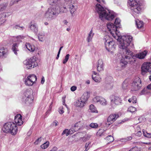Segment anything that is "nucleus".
<instances>
[{"instance_id": "2eb2a0df", "label": "nucleus", "mask_w": 151, "mask_h": 151, "mask_svg": "<svg viewBox=\"0 0 151 151\" xmlns=\"http://www.w3.org/2000/svg\"><path fill=\"white\" fill-rule=\"evenodd\" d=\"M29 27L30 30L35 34H37L38 31L37 24V23L33 22H31L29 26Z\"/></svg>"}, {"instance_id": "69168bd1", "label": "nucleus", "mask_w": 151, "mask_h": 151, "mask_svg": "<svg viewBox=\"0 0 151 151\" xmlns=\"http://www.w3.org/2000/svg\"><path fill=\"white\" fill-rule=\"evenodd\" d=\"M65 100H64L63 101V105H65L66 106H67V105L65 104Z\"/></svg>"}, {"instance_id": "5fc2aeb1", "label": "nucleus", "mask_w": 151, "mask_h": 151, "mask_svg": "<svg viewBox=\"0 0 151 151\" xmlns=\"http://www.w3.org/2000/svg\"><path fill=\"white\" fill-rule=\"evenodd\" d=\"M57 150V148L56 147H53L52 149L50 151H56Z\"/></svg>"}, {"instance_id": "f03ea898", "label": "nucleus", "mask_w": 151, "mask_h": 151, "mask_svg": "<svg viewBox=\"0 0 151 151\" xmlns=\"http://www.w3.org/2000/svg\"><path fill=\"white\" fill-rule=\"evenodd\" d=\"M14 122L16 125L13 122H7L4 124L2 130L6 133H10L12 135L16 134L17 131V127L16 125H21L23 123L22 120V116L19 114H17L15 116Z\"/></svg>"}, {"instance_id": "1a4fd4ad", "label": "nucleus", "mask_w": 151, "mask_h": 151, "mask_svg": "<svg viewBox=\"0 0 151 151\" xmlns=\"http://www.w3.org/2000/svg\"><path fill=\"white\" fill-rule=\"evenodd\" d=\"M23 101L27 104H30L33 102V99L30 91L27 90L24 93Z\"/></svg>"}, {"instance_id": "39448f33", "label": "nucleus", "mask_w": 151, "mask_h": 151, "mask_svg": "<svg viewBox=\"0 0 151 151\" xmlns=\"http://www.w3.org/2000/svg\"><path fill=\"white\" fill-rule=\"evenodd\" d=\"M59 14V7L55 6L49 8L45 12V17L48 20L55 19Z\"/></svg>"}, {"instance_id": "a211bd4d", "label": "nucleus", "mask_w": 151, "mask_h": 151, "mask_svg": "<svg viewBox=\"0 0 151 151\" xmlns=\"http://www.w3.org/2000/svg\"><path fill=\"white\" fill-rule=\"evenodd\" d=\"M147 53V51L145 50L141 52L136 54L135 57L139 59H143L145 58Z\"/></svg>"}, {"instance_id": "2f4dec72", "label": "nucleus", "mask_w": 151, "mask_h": 151, "mask_svg": "<svg viewBox=\"0 0 151 151\" xmlns=\"http://www.w3.org/2000/svg\"><path fill=\"white\" fill-rule=\"evenodd\" d=\"M99 102L100 104L103 105H106L107 104L106 101L104 98L102 97L100 98Z\"/></svg>"}, {"instance_id": "ea45409f", "label": "nucleus", "mask_w": 151, "mask_h": 151, "mask_svg": "<svg viewBox=\"0 0 151 151\" xmlns=\"http://www.w3.org/2000/svg\"><path fill=\"white\" fill-rule=\"evenodd\" d=\"M69 56L70 55L69 54H68L65 56V59L63 60V64H65L67 62L69 59Z\"/></svg>"}, {"instance_id": "4c0bfd02", "label": "nucleus", "mask_w": 151, "mask_h": 151, "mask_svg": "<svg viewBox=\"0 0 151 151\" xmlns=\"http://www.w3.org/2000/svg\"><path fill=\"white\" fill-rule=\"evenodd\" d=\"M106 139L108 140V143L111 142H113L114 140L113 137L111 135H109L107 136L106 137Z\"/></svg>"}, {"instance_id": "5701e85b", "label": "nucleus", "mask_w": 151, "mask_h": 151, "mask_svg": "<svg viewBox=\"0 0 151 151\" xmlns=\"http://www.w3.org/2000/svg\"><path fill=\"white\" fill-rule=\"evenodd\" d=\"M90 95V94L89 92H86L84 93L81 98L86 102L89 97Z\"/></svg>"}, {"instance_id": "423d86ee", "label": "nucleus", "mask_w": 151, "mask_h": 151, "mask_svg": "<svg viewBox=\"0 0 151 151\" xmlns=\"http://www.w3.org/2000/svg\"><path fill=\"white\" fill-rule=\"evenodd\" d=\"M111 40V39L108 35L105 36L104 38L106 49L108 51L112 52L115 49V44L114 41Z\"/></svg>"}, {"instance_id": "72a5a7b5", "label": "nucleus", "mask_w": 151, "mask_h": 151, "mask_svg": "<svg viewBox=\"0 0 151 151\" xmlns=\"http://www.w3.org/2000/svg\"><path fill=\"white\" fill-rule=\"evenodd\" d=\"M128 101L130 103L132 102L133 104H135L137 102V98L136 96H133L131 98L129 99Z\"/></svg>"}, {"instance_id": "473e14b6", "label": "nucleus", "mask_w": 151, "mask_h": 151, "mask_svg": "<svg viewBox=\"0 0 151 151\" xmlns=\"http://www.w3.org/2000/svg\"><path fill=\"white\" fill-rule=\"evenodd\" d=\"M49 142L48 141H46L44 144L41 145V148L43 149L47 148L49 146Z\"/></svg>"}, {"instance_id": "f8f14e48", "label": "nucleus", "mask_w": 151, "mask_h": 151, "mask_svg": "<svg viewBox=\"0 0 151 151\" xmlns=\"http://www.w3.org/2000/svg\"><path fill=\"white\" fill-rule=\"evenodd\" d=\"M119 117L118 114H111L107 119V122L106 123V126H109L115 122Z\"/></svg>"}, {"instance_id": "a18cd8bd", "label": "nucleus", "mask_w": 151, "mask_h": 151, "mask_svg": "<svg viewBox=\"0 0 151 151\" xmlns=\"http://www.w3.org/2000/svg\"><path fill=\"white\" fill-rule=\"evenodd\" d=\"M42 140V137H40V138H38L37 139L35 142L34 144L35 145H38L39 143Z\"/></svg>"}, {"instance_id": "393cba45", "label": "nucleus", "mask_w": 151, "mask_h": 151, "mask_svg": "<svg viewBox=\"0 0 151 151\" xmlns=\"http://www.w3.org/2000/svg\"><path fill=\"white\" fill-rule=\"evenodd\" d=\"M68 6L70 9V12L72 16H73V14L74 12L76 11L77 8L73 4H70Z\"/></svg>"}, {"instance_id": "79ce46f5", "label": "nucleus", "mask_w": 151, "mask_h": 151, "mask_svg": "<svg viewBox=\"0 0 151 151\" xmlns=\"http://www.w3.org/2000/svg\"><path fill=\"white\" fill-rule=\"evenodd\" d=\"M136 110L135 108L133 107H130L128 109V111L131 112H135Z\"/></svg>"}, {"instance_id": "c85d7f7f", "label": "nucleus", "mask_w": 151, "mask_h": 151, "mask_svg": "<svg viewBox=\"0 0 151 151\" xmlns=\"http://www.w3.org/2000/svg\"><path fill=\"white\" fill-rule=\"evenodd\" d=\"M94 34V33H92V31L91 30L89 33L87 39L88 42H89L91 41V40Z\"/></svg>"}, {"instance_id": "dca6fc26", "label": "nucleus", "mask_w": 151, "mask_h": 151, "mask_svg": "<svg viewBox=\"0 0 151 151\" xmlns=\"http://www.w3.org/2000/svg\"><path fill=\"white\" fill-rule=\"evenodd\" d=\"M72 0H65V3L63 6H61L60 7H59V13H66L68 10L65 6V4H67V2L71 1Z\"/></svg>"}, {"instance_id": "0e129e2a", "label": "nucleus", "mask_w": 151, "mask_h": 151, "mask_svg": "<svg viewBox=\"0 0 151 151\" xmlns=\"http://www.w3.org/2000/svg\"><path fill=\"white\" fill-rule=\"evenodd\" d=\"M89 144L86 143L85 146V147H86L87 148H89L88 147V146L89 145Z\"/></svg>"}, {"instance_id": "e433bc0d", "label": "nucleus", "mask_w": 151, "mask_h": 151, "mask_svg": "<svg viewBox=\"0 0 151 151\" xmlns=\"http://www.w3.org/2000/svg\"><path fill=\"white\" fill-rule=\"evenodd\" d=\"M101 97L100 96H96L93 99V101L95 103L99 102Z\"/></svg>"}, {"instance_id": "7c9ffc66", "label": "nucleus", "mask_w": 151, "mask_h": 151, "mask_svg": "<svg viewBox=\"0 0 151 151\" xmlns=\"http://www.w3.org/2000/svg\"><path fill=\"white\" fill-rule=\"evenodd\" d=\"M136 25L138 28H141L143 26V22L142 21H140L138 20L137 21L136 20Z\"/></svg>"}, {"instance_id": "4be33fe9", "label": "nucleus", "mask_w": 151, "mask_h": 151, "mask_svg": "<svg viewBox=\"0 0 151 151\" xmlns=\"http://www.w3.org/2000/svg\"><path fill=\"white\" fill-rule=\"evenodd\" d=\"M122 89L124 91H127L129 89V83L127 80H125L123 82L122 86Z\"/></svg>"}, {"instance_id": "7ed1b4c3", "label": "nucleus", "mask_w": 151, "mask_h": 151, "mask_svg": "<svg viewBox=\"0 0 151 151\" xmlns=\"http://www.w3.org/2000/svg\"><path fill=\"white\" fill-rule=\"evenodd\" d=\"M96 11L99 14L101 20L105 19L108 20H111L115 17L114 13L113 11L107 9H104L99 4L96 5Z\"/></svg>"}, {"instance_id": "a878e982", "label": "nucleus", "mask_w": 151, "mask_h": 151, "mask_svg": "<svg viewBox=\"0 0 151 151\" xmlns=\"http://www.w3.org/2000/svg\"><path fill=\"white\" fill-rule=\"evenodd\" d=\"M73 130L72 128L68 131V129H65L63 131L62 134V135H63L65 134L66 135L68 136L69 134H72L74 132H73Z\"/></svg>"}, {"instance_id": "3c124183", "label": "nucleus", "mask_w": 151, "mask_h": 151, "mask_svg": "<svg viewBox=\"0 0 151 151\" xmlns=\"http://www.w3.org/2000/svg\"><path fill=\"white\" fill-rule=\"evenodd\" d=\"M58 122L56 120H55L54 122H53V123L52 124V125L53 126H56L58 125Z\"/></svg>"}, {"instance_id": "c03bdc74", "label": "nucleus", "mask_w": 151, "mask_h": 151, "mask_svg": "<svg viewBox=\"0 0 151 151\" xmlns=\"http://www.w3.org/2000/svg\"><path fill=\"white\" fill-rule=\"evenodd\" d=\"M147 88H144L143 90H142L140 93L141 95H143L145 94L147 92Z\"/></svg>"}, {"instance_id": "6e6d98bb", "label": "nucleus", "mask_w": 151, "mask_h": 151, "mask_svg": "<svg viewBox=\"0 0 151 151\" xmlns=\"http://www.w3.org/2000/svg\"><path fill=\"white\" fill-rule=\"evenodd\" d=\"M45 82V78L44 77H42L41 81V83L42 84H43Z\"/></svg>"}, {"instance_id": "f704fd0d", "label": "nucleus", "mask_w": 151, "mask_h": 151, "mask_svg": "<svg viewBox=\"0 0 151 151\" xmlns=\"http://www.w3.org/2000/svg\"><path fill=\"white\" fill-rule=\"evenodd\" d=\"M142 132L145 137L148 138H151V133H147L144 129L142 130Z\"/></svg>"}, {"instance_id": "37998d69", "label": "nucleus", "mask_w": 151, "mask_h": 151, "mask_svg": "<svg viewBox=\"0 0 151 151\" xmlns=\"http://www.w3.org/2000/svg\"><path fill=\"white\" fill-rule=\"evenodd\" d=\"M60 1V0H49L50 4L52 5L56 4Z\"/></svg>"}, {"instance_id": "aec40b11", "label": "nucleus", "mask_w": 151, "mask_h": 151, "mask_svg": "<svg viewBox=\"0 0 151 151\" xmlns=\"http://www.w3.org/2000/svg\"><path fill=\"white\" fill-rule=\"evenodd\" d=\"M86 102L81 98L77 100L75 104V105L78 107H82L84 106Z\"/></svg>"}, {"instance_id": "338daca9", "label": "nucleus", "mask_w": 151, "mask_h": 151, "mask_svg": "<svg viewBox=\"0 0 151 151\" xmlns=\"http://www.w3.org/2000/svg\"><path fill=\"white\" fill-rule=\"evenodd\" d=\"M63 46L61 47L59 49V50L58 51V52L60 53V51L63 48Z\"/></svg>"}, {"instance_id": "052dcab7", "label": "nucleus", "mask_w": 151, "mask_h": 151, "mask_svg": "<svg viewBox=\"0 0 151 151\" xmlns=\"http://www.w3.org/2000/svg\"><path fill=\"white\" fill-rule=\"evenodd\" d=\"M6 20L5 19L3 20L2 21H1V22H0V24H2L4 22L6 21Z\"/></svg>"}, {"instance_id": "f257e3e1", "label": "nucleus", "mask_w": 151, "mask_h": 151, "mask_svg": "<svg viewBox=\"0 0 151 151\" xmlns=\"http://www.w3.org/2000/svg\"><path fill=\"white\" fill-rule=\"evenodd\" d=\"M120 20L118 18H116L114 25L109 22L107 24V28L112 36L116 39L119 42V48L123 50V54L122 58L120 61V64L122 68H124L129 63H131L133 55L132 52L128 49L129 46L132 40V37L129 35L120 36L119 32L117 30V28L120 27Z\"/></svg>"}, {"instance_id": "0eeeda50", "label": "nucleus", "mask_w": 151, "mask_h": 151, "mask_svg": "<svg viewBox=\"0 0 151 151\" xmlns=\"http://www.w3.org/2000/svg\"><path fill=\"white\" fill-rule=\"evenodd\" d=\"M38 58L35 56H34L30 59H27L23 62V64L25 65L27 69H31L38 65L37 61Z\"/></svg>"}, {"instance_id": "ddd939ff", "label": "nucleus", "mask_w": 151, "mask_h": 151, "mask_svg": "<svg viewBox=\"0 0 151 151\" xmlns=\"http://www.w3.org/2000/svg\"><path fill=\"white\" fill-rule=\"evenodd\" d=\"M132 86L134 89V90H138L142 86L140 79L139 77L136 78L133 82Z\"/></svg>"}, {"instance_id": "603ef678", "label": "nucleus", "mask_w": 151, "mask_h": 151, "mask_svg": "<svg viewBox=\"0 0 151 151\" xmlns=\"http://www.w3.org/2000/svg\"><path fill=\"white\" fill-rule=\"evenodd\" d=\"M142 135V132L140 131H139L136 133V135L138 137L141 136Z\"/></svg>"}, {"instance_id": "4d7b16f0", "label": "nucleus", "mask_w": 151, "mask_h": 151, "mask_svg": "<svg viewBox=\"0 0 151 151\" xmlns=\"http://www.w3.org/2000/svg\"><path fill=\"white\" fill-rule=\"evenodd\" d=\"M147 88L148 90H151V84L148 85L147 86Z\"/></svg>"}, {"instance_id": "412c9836", "label": "nucleus", "mask_w": 151, "mask_h": 151, "mask_svg": "<svg viewBox=\"0 0 151 151\" xmlns=\"http://www.w3.org/2000/svg\"><path fill=\"white\" fill-rule=\"evenodd\" d=\"M111 101L114 103L116 105H119L122 102V99L118 96H115L114 99L111 100Z\"/></svg>"}, {"instance_id": "09e8293b", "label": "nucleus", "mask_w": 151, "mask_h": 151, "mask_svg": "<svg viewBox=\"0 0 151 151\" xmlns=\"http://www.w3.org/2000/svg\"><path fill=\"white\" fill-rule=\"evenodd\" d=\"M59 112L60 114H63L64 112L63 106H61L60 107Z\"/></svg>"}, {"instance_id": "9d476101", "label": "nucleus", "mask_w": 151, "mask_h": 151, "mask_svg": "<svg viewBox=\"0 0 151 151\" xmlns=\"http://www.w3.org/2000/svg\"><path fill=\"white\" fill-rule=\"evenodd\" d=\"M37 78L35 75H30L28 76L24 80V82L27 86H32L34 83L37 80Z\"/></svg>"}, {"instance_id": "9b49d317", "label": "nucleus", "mask_w": 151, "mask_h": 151, "mask_svg": "<svg viewBox=\"0 0 151 151\" xmlns=\"http://www.w3.org/2000/svg\"><path fill=\"white\" fill-rule=\"evenodd\" d=\"M142 75H144L146 73L151 72V63L145 62L142 65L141 68Z\"/></svg>"}, {"instance_id": "49530a36", "label": "nucleus", "mask_w": 151, "mask_h": 151, "mask_svg": "<svg viewBox=\"0 0 151 151\" xmlns=\"http://www.w3.org/2000/svg\"><path fill=\"white\" fill-rule=\"evenodd\" d=\"M14 27L16 29H18L21 30H22L24 28V27H21L18 25H15Z\"/></svg>"}, {"instance_id": "c9c22d12", "label": "nucleus", "mask_w": 151, "mask_h": 151, "mask_svg": "<svg viewBox=\"0 0 151 151\" xmlns=\"http://www.w3.org/2000/svg\"><path fill=\"white\" fill-rule=\"evenodd\" d=\"M90 137L91 136L90 135H85L84 137L81 138V139L84 142H85L88 140L90 138Z\"/></svg>"}, {"instance_id": "20e7f679", "label": "nucleus", "mask_w": 151, "mask_h": 151, "mask_svg": "<svg viewBox=\"0 0 151 151\" xmlns=\"http://www.w3.org/2000/svg\"><path fill=\"white\" fill-rule=\"evenodd\" d=\"M128 3L129 5L130 6L132 14L135 17L137 14L140 13L143 7V5L140 2L138 3L136 1L130 0Z\"/></svg>"}, {"instance_id": "864d4df0", "label": "nucleus", "mask_w": 151, "mask_h": 151, "mask_svg": "<svg viewBox=\"0 0 151 151\" xmlns=\"http://www.w3.org/2000/svg\"><path fill=\"white\" fill-rule=\"evenodd\" d=\"M132 139V137L131 136L128 137L127 138L125 139V141H126L128 140H129Z\"/></svg>"}, {"instance_id": "cd10ccee", "label": "nucleus", "mask_w": 151, "mask_h": 151, "mask_svg": "<svg viewBox=\"0 0 151 151\" xmlns=\"http://www.w3.org/2000/svg\"><path fill=\"white\" fill-rule=\"evenodd\" d=\"M92 79L96 82H100L101 81V79L99 75L94 76H92Z\"/></svg>"}, {"instance_id": "f3484780", "label": "nucleus", "mask_w": 151, "mask_h": 151, "mask_svg": "<svg viewBox=\"0 0 151 151\" xmlns=\"http://www.w3.org/2000/svg\"><path fill=\"white\" fill-rule=\"evenodd\" d=\"M8 50L7 49L2 47L0 48V57L6 58L8 55Z\"/></svg>"}, {"instance_id": "b1692460", "label": "nucleus", "mask_w": 151, "mask_h": 151, "mask_svg": "<svg viewBox=\"0 0 151 151\" xmlns=\"http://www.w3.org/2000/svg\"><path fill=\"white\" fill-rule=\"evenodd\" d=\"M25 46L27 49L29 51L33 52L35 50V47L34 45H31L29 43H26Z\"/></svg>"}, {"instance_id": "bb28decb", "label": "nucleus", "mask_w": 151, "mask_h": 151, "mask_svg": "<svg viewBox=\"0 0 151 151\" xmlns=\"http://www.w3.org/2000/svg\"><path fill=\"white\" fill-rule=\"evenodd\" d=\"M89 110L90 111L93 113H97L98 112L96 107L93 104H91L89 106Z\"/></svg>"}, {"instance_id": "4468645a", "label": "nucleus", "mask_w": 151, "mask_h": 151, "mask_svg": "<svg viewBox=\"0 0 151 151\" xmlns=\"http://www.w3.org/2000/svg\"><path fill=\"white\" fill-rule=\"evenodd\" d=\"M84 123V122L83 121H80L76 123L75 124L74 126L72 127L73 130V132H74L81 128L83 126Z\"/></svg>"}, {"instance_id": "8fccbe9b", "label": "nucleus", "mask_w": 151, "mask_h": 151, "mask_svg": "<svg viewBox=\"0 0 151 151\" xmlns=\"http://www.w3.org/2000/svg\"><path fill=\"white\" fill-rule=\"evenodd\" d=\"M76 89L77 87L75 86H72L70 88V90L72 91H75L76 90Z\"/></svg>"}, {"instance_id": "c756f323", "label": "nucleus", "mask_w": 151, "mask_h": 151, "mask_svg": "<svg viewBox=\"0 0 151 151\" xmlns=\"http://www.w3.org/2000/svg\"><path fill=\"white\" fill-rule=\"evenodd\" d=\"M45 36V33L44 32H39L38 34V39L40 41L42 42L43 41V38Z\"/></svg>"}, {"instance_id": "680f3d73", "label": "nucleus", "mask_w": 151, "mask_h": 151, "mask_svg": "<svg viewBox=\"0 0 151 151\" xmlns=\"http://www.w3.org/2000/svg\"><path fill=\"white\" fill-rule=\"evenodd\" d=\"M93 75L92 76H98L97 73L95 72V71H93Z\"/></svg>"}, {"instance_id": "bf43d9fd", "label": "nucleus", "mask_w": 151, "mask_h": 151, "mask_svg": "<svg viewBox=\"0 0 151 151\" xmlns=\"http://www.w3.org/2000/svg\"><path fill=\"white\" fill-rule=\"evenodd\" d=\"M63 22L64 24L66 25H67L68 23L67 21L66 20H64L63 21Z\"/></svg>"}, {"instance_id": "6ab92c4d", "label": "nucleus", "mask_w": 151, "mask_h": 151, "mask_svg": "<svg viewBox=\"0 0 151 151\" xmlns=\"http://www.w3.org/2000/svg\"><path fill=\"white\" fill-rule=\"evenodd\" d=\"M104 64L102 60L99 59L98 61L97 65V70L100 72L104 70Z\"/></svg>"}, {"instance_id": "e2e57ef3", "label": "nucleus", "mask_w": 151, "mask_h": 151, "mask_svg": "<svg viewBox=\"0 0 151 151\" xmlns=\"http://www.w3.org/2000/svg\"><path fill=\"white\" fill-rule=\"evenodd\" d=\"M60 53L58 52V54H57V57L56 58V59H58V58L59 57V55L60 54Z\"/></svg>"}, {"instance_id": "774afa93", "label": "nucleus", "mask_w": 151, "mask_h": 151, "mask_svg": "<svg viewBox=\"0 0 151 151\" xmlns=\"http://www.w3.org/2000/svg\"><path fill=\"white\" fill-rule=\"evenodd\" d=\"M143 143L146 145H150V144L151 143V142H144Z\"/></svg>"}, {"instance_id": "58836bf2", "label": "nucleus", "mask_w": 151, "mask_h": 151, "mask_svg": "<svg viewBox=\"0 0 151 151\" xmlns=\"http://www.w3.org/2000/svg\"><path fill=\"white\" fill-rule=\"evenodd\" d=\"M89 126L91 128H96L98 127V125L97 123H92L90 124Z\"/></svg>"}, {"instance_id": "a19ab883", "label": "nucleus", "mask_w": 151, "mask_h": 151, "mask_svg": "<svg viewBox=\"0 0 151 151\" xmlns=\"http://www.w3.org/2000/svg\"><path fill=\"white\" fill-rule=\"evenodd\" d=\"M104 131L103 129H99L97 132L96 135L97 136H101L104 132Z\"/></svg>"}, {"instance_id": "13d9d810", "label": "nucleus", "mask_w": 151, "mask_h": 151, "mask_svg": "<svg viewBox=\"0 0 151 151\" xmlns=\"http://www.w3.org/2000/svg\"><path fill=\"white\" fill-rule=\"evenodd\" d=\"M96 1L98 2L99 3H101V2H102L103 3H104V0H96Z\"/></svg>"}, {"instance_id": "de8ad7c7", "label": "nucleus", "mask_w": 151, "mask_h": 151, "mask_svg": "<svg viewBox=\"0 0 151 151\" xmlns=\"http://www.w3.org/2000/svg\"><path fill=\"white\" fill-rule=\"evenodd\" d=\"M129 151H139V150L137 147H134L130 150Z\"/></svg>"}, {"instance_id": "6e6552de", "label": "nucleus", "mask_w": 151, "mask_h": 151, "mask_svg": "<svg viewBox=\"0 0 151 151\" xmlns=\"http://www.w3.org/2000/svg\"><path fill=\"white\" fill-rule=\"evenodd\" d=\"M24 37H25L24 36L19 35L15 38V41L17 42H16L13 44L12 46V49L15 55H17V51H19L18 46L19 42H22V40L24 39Z\"/></svg>"}]
</instances>
